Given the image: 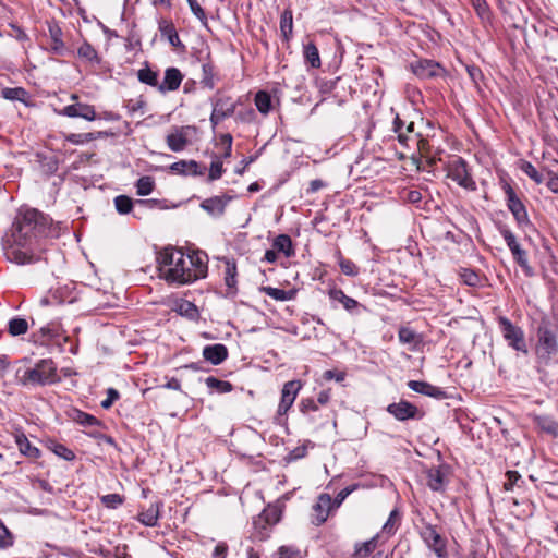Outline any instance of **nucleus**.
I'll return each mask as SVG.
<instances>
[{
    "mask_svg": "<svg viewBox=\"0 0 558 558\" xmlns=\"http://www.w3.org/2000/svg\"><path fill=\"white\" fill-rule=\"evenodd\" d=\"M136 193L140 196H147L149 195L155 187V181L154 178L150 175H144L141 177L135 184Z\"/></svg>",
    "mask_w": 558,
    "mask_h": 558,
    "instance_id": "37998d69",
    "label": "nucleus"
},
{
    "mask_svg": "<svg viewBox=\"0 0 558 558\" xmlns=\"http://www.w3.org/2000/svg\"><path fill=\"white\" fill-rule=\"evenodd\" d=\"M377 541H378V536L376 535L364 543L356 544L355 548H354L353 557L354 558H365V557L369 556L375 550V548L377 546Z\"/></svg>",
    "mask_w": 558,
    "mask_h": 558,
    "instance_id": "c9c22d12",
    "label": "nucleus"
},
{
    "mask_svg": "<svg viewBox=\"0 0 558 558\" xmlns=\"http://www.w3.org/2000/svg\"><path fill=\"white\" fill-rule=\"evenodd\" d=\"M338 263L342 274L349 277H356L359 275L357 266L351 260L344 258L341 253H338Z\"/></svg>",
    "mask_w": 558,
    "mask_h": 558,
    "instance_id": "09e8293b",
    "label": "nucleus"
},
{
    "mask_svg": "<svg viewBox=\"0 0 558 558\" xmlns=\"http://www.w3.org/2000/svg\"><path fill=\"white\" fill-rule=\"evenodd\" d=\"M426 485L433 492H444L449 475V466L446 464H440L438 466H432L427 469L425 472Z\"/></svg>",
    "mask_w": 558,
    "mask_h": 558,
    "instance_id": "4468645a",
    "label": "nucleus"
},
{
    "mask_svg": "<svg viewBox=\"0 0 558 558\" xmlns=\"http://www.w3.org/2000/svg\"><path fill=\"white\" fill-rule=\"evenodd\" d=\"M189 3V7L191 9V12L204 24L207 21L206 13L204 9L201 7L197 0H186Z\"/></svg>",
    "mask_w": 558,
    "mask_h": 558,
    "instance_id": "bf43d9fd",
    "label": "nucleus"
},
{
    "mask_svg": "<svg viewBox=\"0 0 558 558\" xmlns=\"http://www.w3.org/2000/svg\"><path fill=\"white\" fill-rule=\"evenodd\" d=\"M28 330V323L21 317H14L9 320L8 331L11 336L16 337L26 333Z\"/></svg>",
    "mask_w": 558,
    "mask_h": 558,
    "instance_id": "79ce46f5",
    "label": "nucleus"
},
{
    "mask_svg": "<svg viewBox=\"0 0 558 558\" xmlns=\"http://www.w3.org/2000/svg\"><path fill=\"white\" fill-rule=\"evenodd\" d=\"M213 111L209 118L211 128L215 130L216 126L225 119L231 117L235 109L236 102L228 95L222 94L220 90L210 98Z\"/></svg>",
    "mask_w": 558,
    "mask_h": 558,
    "instance_id": "0eeeda50",
    "label": "nucleus"
},
{
    "mask_svg": "<svg viewBox=\"0 0 558 558\" xmlns=\"http://www.w3.org/2000/svg\"><path fill=\"white\" fill-rule=\"evenodd\" d=\"M408 387L414 392L433 397L438 400L447 397V393L440 387L434 386L427 381L410 380L408 381Z\"/></svg>",
    "mask_w": 558,
    "mask_h": 558,
    "instance_id": "6ab92c4d",
    "label": "nucleus"
},
{
    "mask_svg": "<svg viewBox=\"0 0 558 558\" xmlns=\"http://www.w3.org/2000/svg\"><path fill=\"white\" fill-rule=\"evenodd\" d=\"M159 519V505L153 504L150 507L138 514V521L145 526H156Z\"/></svg>",
    "mask_w": 558,
    "mask_h": 558,
    "instance_id": "c85d7f7f",
    "label": "nucleus"
},
{
    "mask_svg": "<svg viewBox=\"0 0 558 558\" xmlns=\"http://www.w3.org/2000/svg\"><path fill=\"white\" fill-rule=\"evenodd\" d=\"M502 190L506 195V203L507 207L510 210V213L513 215V218L518 225L519 228L525 229L526 227H530L531 220L527 215V210L523 202L518 197L517 193L514 192L513 187L508 183L507 181L501 182Z\"/></svg>",
    "mask_w": 558,
    "mask_h": 558,
    "instance_id": "423d86ee",
    "label": "nucleus"
},
{
    "mask_svg": "<svg viewBox=\"0 0 558 558\" xmlns=\"http://www.w3.org/2000/svg\"><path fill=\"white\" fill-rule=\"evenodd\" d=\"M520 169L523 173H525L531 180H533L536 184H541L544 181V177L542 173L537 171V169L530 162L523 160L521 162Z\"/></svg>",
    "mask_w": 558,
    "mask_h": 558,
    "instance_id": "8fccbe9b",
    "label": "nucleus"
},
{
    "mask_svg": "<svg viewBox=\"0 0 558 558\" xmlns=\"http://www.w3.org/2000/svg\"><path fill=\"white\" fill-rule=\"evenodd\" d=\"M61 223H53L35 208H20L4 247L7 259L16 265H29L40 259L46 240L58 238Z\"/></svg>",
    "mask_w": 558,
    "mask_h": 558,
    "instance_id": "f257e3e1",
    "label": "nucleus"
},
{
    "mask_svg": "<svg viewBox=\"0 0 558 558\" xmlns=\"http://www.w3.org/2000/svg\"><path fill=\"white\" fill-rule=\"evenodd\" d=\"M124 501L123 497L119 494H107L101 497V504L107 508L116 509Z\"/></svg>",
    "mask_w": 558,
    "mask_h": 558,
    "instance_id": "4d7b16f0",
    "label": "nucleus"
},
{
    "mask_svg": "<svg viewBox=\"0 0 558 558\" xmlns=\"http://www.w3.org/2000/svg\"><path fill=\"white\" fill-rule=\"evenodd\" d=\"M207 256L199 254H192L186 257L187 266L191 267V272L196 275V280L205 278L207 274Z\"/></svg>",
    "mask_w": 558,
    "mask_h": 558,
    "instance_id": "4be33fe9",
    "label": "nucleus"
},
{
    "mask_svg": "<svg viewBox=\"0 0 558 558\" xmlns=\"http://www.w3.org/2000/svg\"><path fill=\"white\" fill-rule=\"evenodd\" d=\"M335 508L329 494H320L313 506V523L320 525L326 522L331 509Z\"/></svg>",
    "mask_w": 558,
    "mask_h": 558,
    "instance_id": "dca6fc26",
    "label": "nucleus"
},
{
    "mask_svg": "<svg viewBox=\"0 0 558 558\" xmlns=\"http://www.w3.org/2000/svg\"><path fill=\"white\" fill-rule=\"evenodd\" d=\"M77 56L89 62L99 63L100 58L96 49L87 41H84L77 49Z\"/></svg>",
    "mask_w": 558,
    "mask_h": 558,
    "instance_id": "c03bdc74",
    "label": "nucleus"
},
{
    "mask_svg": "<svg viewBox=\"0 0 558 558\" xmlns=\"http://www.w3.org/2000/svg\"><path fill=\"white\" fill-rule=\"evenodd\" d=\"M205 384L210 390H215L219 393H228L233 390V386L230 381L221 380L214 376L207 377Z\"/></svg>",
    "mask_w": 558,
    "mask_h": 558,
    "instance_id": "58836bf2",
    "label": "nucleus"
},
{
    "mask_svg": "<svg viewBox=\"0 0 558 558\" xmlns=\"http://www.w3.org/2000/svg\"><path fill=\"white\" fill-rule=\"evenodd\" d=\"M260 291L276 301H290L295 298V290H282L272 287H262Z\"/></svg>",
    "mask_w": 558,
    "mask_h": 558,
    "instance_id": "2f4dec72",
    "label": "nucleus"
},
{
    "mask_svg": "<svg viewBox=\"0 0 558 558\" xmlns=\"http://www.w3.org/2000/svg\"><path fill=\"white\" fill-rule=\"evenodd\" d=\"M120 398V393L114 388H108L107 389V398L101 401L100 405L104 409H109L112 407V404Z\"/></svg>",
    "mask_w": 558,
    "mask_h": 558,
    "instance_id": "680f3d73",
    "label": "nucleus"
},
{
    "mask_svg": "<svg viewBox=\"0 0 558 558\" xmlns=\"http://www.w3.org/2000/svg\"><path fill=\"white\" fill-rule=\"evenodd\" d=\"M507 481L504 483L505 490H511L515 483L521 478V475L517 471H507Z\"/></svg>",
    "mask_w": 558,
    "mask_h": 558,
    "instance_id": "69168bd1",
    "label": "nucleus"
},
{
    "mask_svg": "<svg viewBox=\"0 0 558 558\" xmlns=\"http://www.w3.org/2000/svg\"><path fill=\"white\" fill-rule=\"evenodd\" d=\"M534 423L542 432L557 437L558 436V422L549 415H536Z\"/></svg>",
    "mask_w": 558,
    "mask_h": 558,
    "instance_id": "a878e982",
    "label": "nucleus"
},
{
    "mask_svg": "<svg viewBox=\"0 0 558 558\" xmlns=\"http://www.w3.org/2000/svg\"><path fill=\"white\" fill-rule=\"evenodd\" d=\"M1 95L7 100H19L26 104L28 92L23 87H5L2 89Z\"/></svg>",
    "mask_w": 558,
    "mask_h": 558,
    "instance_id": "e433bc0d",
    "label": "nucleus"
},
{
    "mask_svg": "<svg viewBox=\"0 0 558 558\" xmlns=\"http://www.w3.org/2000/svg\"><path fill=\"white\" fill-rule=\"evenodd\" d=\"M236 276H238V269H236L235 262L231 260V259H226L225 283L228 288V295H234L238 291Z\"/></svg>",
    "mask_w": 558,
    "mask_h": 558,
    "instance_id": "393cba45",
    "label": "nucleus"
},
{
    "mask_svg": "<svg viewBox=\"0 0 558 558\" xmlns=\"http://www.w3.org/2000/svg\"><path fill=\"white\" fill-rule=\"evenodd\" d=\"M293 31V16L291 10H284L280 16V33L286 41H289Z\"/></svg>",
    "mask_w": 558,
    "mask_h": 558,
    "instance_id": "72a5a7b5",
    "label": "nucleus"
},
{
    "mask_svg": "<svg viewBox=\"0 0 558 558\" xmlns=\"http://www.w3.org/2000/svg\"><path fill=\"white\" fill-rule=\"evenodd\" d=\"M166 142L170 150L182 151L187 145V138L182 130L175 129L174 133H170L166 137Z\"/></svg>",
    "mask_w": 558,
    "mask_h": 558,
    "instance_id": "cd10ccee",
    "label": "nucleus"
},
{
    "mask_svg": "<svg viewBox=\"0 0 558 558\" xmlns=\"http://www.w3.org/2000/svg\"><path fill=\"white\" fill-rule=\"evenodd\" d=\"M223 163L221 159L216 157L210 165L208 181L213 182L220 179L223 174Z\"/></svg>",
    "mask_w": 558,
    "mask_h": 558,
    "instance_id": "603ef678",
    "label": "nucleus"
},
{
    "mask_svg": "<svg viewBox=\"0 0 558 558\" xmlns=\"http://www.w3.org/2000/svg\"><path fill=\"white\" fill-rule=\"evenodd\" d=\"M15 442L19 447L20 452L31 459H37L40 457V450L33 446L25 434L19 433L15 435Z\"/></svg>",
    "mask_w": 558,
    "mask_h": 558,
    "instance_id": "b1692460",
    "label": "nucleus"
},
{
    "mask_svg": "<svg viewBox=\"0 0 558 558\" xmlns=\"http://www.w3.org/2000/svg\"><path fill=\"white\" fill-rule=\"evenodd\" d=\"M497 323L508 347L526 355L529 353V349L525 341L524 330L520 326L514 325L506 316H499L497 318Z\"/></svg>",
    "mask_w": 558,
    "mask_h": 558,
    "instance_id": "39448f33",
    "label": "nucleus"
},
{
    "mask_svg": "<svg viewBox=\"0 0 558 558\" xmlns=\"http://www.w3.org/2000/svg\"><path fill=\"white\" fill-rule=\"evenodd\" d=\"M387 412L400 422L407 420H421L424 415L416 405L405 400L390 403L387 407Z\"/></svg>",
    "mask_w": 558,
    "mask_h": 558,
    "instance_id": "f8f14e48",
    "label": "nucleus"
},
{
    "mask_svg": "<svg viewBox=\"0 0 558 558\" xmlns=\"http://www.w3.org/2000/svg\"><path fill=\"white\" fill-rule=\"evenodd\" d=\"M183 81V75L178 68H167L162 83L158 86V92L166 94L179 89Z\"/></svg>",
    "mask_w": 558,
    "mask_h": 558,
    "instance_id": "a211bd4d",
    "label": "nucleus"
},
{
    "mask_svg": "<svg viewBox=\"0 0 558 558\" xmlns=\"http://www.w3.org/2000/svg\"><path fill=\"white\" fill-rule=\"evenodd\" d=\"M51 450L65 461H72L75 458L74 452L62 444L54 442Z\"/></svg>",
    "mask_w": 558,
    "mask_h": 558,
    "instance_id": "6e6d98bb",
    "label": "nucleus"
},
{
    "mask_svg": "<svg viewBox=\"0 0 558 558\" xmlns=\"http://www.w3.org/2000/svg\"><path fill=\"white\" fill-rule=\"evenodd\" d=\"M392 131L397 134L399 143L404 147H409V141H415V138L405 134L404 122L401 120L398 113L393 119Z\"/></svg>",
    "mask_w": 558,
    "mask_h": 558,
    "instance_id": "4c0bfd02",
    "label": "nucleus"
},
{
    "mask_svg": "<svg viewBox=\"0 0 558 558\" xmlns=\"http://www.w3.org/2000/svg\"><path fill=\"white\" fill-rule=\"evenodd\" d=\"M355 485H351L341 489L337 494L336 498L332 500L335 508H338L345 500V498L355 489Z\"/></svg>",
    "mask_w": 558,
    "mask_h": 558,
    "instance_id": "e2e57ef3",
    "label": "nucleus"
},
{
    "mask_svg": "<svg viewBox=\"0 0 558 558\" xmlns=\"http://www.w3.org/2000/svg\"><path fill=\"white\" fill-rule=\"evenodd\" d=\"M254 102H255L257 110L262 114L266 116L270 112L272 102H271V97H270L269 93H267L265 90L257 92L255 95V98H254Z\"/></svg>",
    "mask_w": 558,
    "mask_h": 558,
    "instance_id": "f704fd0d",
    "label": "nucleus"
},
{
    "mask_svg": "<svg viewBox=\"0 0 558 558\" xmlns=\"http://www.w3.org/2000/svg\"><path fill=\"white\" fill-rule=\"evenodd\" d=\"M202 73L201 84L206 88L213 89L215 87L214 64L211 62L203 63Z\"/></svg>",
    "mask_w": 558,
    "mask_h": 558,
    "instance_id": "a18cd8bd",
    "label": "nucleus"
},
{
    "mask_svg": "<svg viewBox=\"0 0 558 558\" xmlns=\"http://www.w3.org/2000/svg\"><path fill=\"white\" fill-rule=\"evenodd\" d=\"M558 354V337L550 322L543 317L536 328L535 356L539 364L548 365Z\"/></svg>",
    "mask_w": 558,
    "mask_h": 558,
    "instance_id": "20e7f679",
    "label": "nucleus"
},
{
    "mask_svg": "<svg viewBox=\"0 0 558 558\" xmlns=\"http://www.w3.org/2000/svg\"><path fill=\"white\" fill-rule=\"evenodd\" d=\"M498 230L515 263L521 267L526 276H532L533 268L529 264L527 252L521 247L513 232L507 226H500Z\"/></svg>",
    "mask_w": 558,
    "mask_h": 558,
    "instance_id": "6e6552de",
    "label": "nucleus"
},
{
    "mask_svg": "<svg viewBox=\"0 0 558 558\" xmlns=\"http://www.w3.org/2000/svg\"><path fill=\"white\" fill-rule=\"evenodd\" d=\"M159 277L169 284L183 286L196 281V275L191 272L183 252L166 247L157 256Z\"/></svg>",
    "mask_w": 558,
    "mask_h": 558,
    "instance_id": "f03ea898",
    "label": "nucleus"
},
{
    "mask_svg": "<svg viewBox=\"0 0 558 558\" xmlns=\"http://www.w3.org/2000/svg\"><path fill=\"white\" fill-rule=\"evenodd\" d=\"M420 535L428 548H430L439 558H444L447 555V542L437 531L436 526L429 523H424L420 531Z\"/></svg>",
    "mask_w": 558,
    "mask_h": 558,
    "instance_id": "9b49d317",
    "label": "nucleus"
},
{
    "mask_svg": "<svg viewBox=\"0 0 558 558\" xmlns=\"http://www.w3.org/2000/svg\"><path fill=\"white\" fill-rule=\"evenodd\" d=\"M329 296L332 300L338 301L339 303H341L343 305V307L347 311H349V312H352L354 308L360 306V304H359V302L356 300H354L353 298L347 295L340 289L330 290Z\"/></svg>",
    "mask_w": 558,
    "mask_h": 558,
    "instance_id": "c756f323",
    "label": "nucleus"
},
{
    "mask_svg": "<svg viewBox=\"0 0 558 558\" xmlns=\"http://www.w3.org/2000/svg\"><path fill=\"white\" fill-rule=\"evenodd\" d=\"M299 408L303 414H308L312 411H317L318 404L313 398H304L300 401Z\"/></svg>",
    "mask_w": 558,
    "mask_h": 558,
    "instance_id": "052dcab7",
    "label": "nucleus"
},
{
    "mask_svg": "<svg viewBox=\"0 0 558 558\" xmlns=\"http://www.w3.org/2000/svg\"><path fill=\"white\" fill-rule=\"evenodd\" d=\"M470 2L481 20L489 19V7L486 0H470Z\"/></svg>",
    "mask_w": 558,
    "mask_h": 558,
    "instance_id": "864d4df0",
    "label": "nucleus"
},
{
    "mask_svg": "<svg viewBox=\"0 0 558 558\" xmlns=\"http://www.w3.org/2000/svg\"><path fill=\"white\" fill-rule=\"evenodd\" d=\"M177 312L187 318L194 319L198 316V310L194 303L187 300H182L178 306Z\"/></svg>",
    "mask_w": 558,
    "mask_h": 558,
    "instance_id": "de8ad7c7",
    "label": "nucleus"
},
{
    "mask_svg": "<svg viewBox=\"0 0 558 558\" xmlns=\"http://www.w3.org/2000/svg\"><path fill=\"white\" fill-rule=\"evenodd\" d=\"M220 142L225 146V151L222 154L223 158H229L232 151V136L229 133H225L220 135Z\"/></svg>",
    "mask_w": 558,
    "mask_h": 558,
    "instance_id": "338daca9",
    "label": "nucleus"
},
{
    "mask_svg": "<svg viewBox=\"0 0 558 558\" xmlns=\"http://www.w3.org/2000/svg\"><path fill=\"white\" fill-rule=\"evenodd\" d=\"M398 338L399 341L404 344L418 342V335L410 327H401L398 331Z\"/></svg>",
    "mask_w": 558,
    "mask_h": 558,
    "instance_id": "3c124183",
    "label": "nucleus"
},
{
    "mask_svg": "<svg viewBox=\"0 0 558 558\" xmlns=\"http://www.w3.org/2000/svg\"><path fill=\"white\" fill-rule=\"evenodd\" d=\"M13 537L9 529L0 522V548H7L12 546Z\"/></svg>",
    "mask_w": 558,
    "mask_h": 558,
    "instance_id": "13d9d810",
    "label": "nucleus"
},
{
    "mask_svg": "<svg viewBox=\"0 0 558 558\" xmlns=\"http://www.w3.org/2000/svg\"><path fill=\"white\" fill-rule=\"evenodd\" d=\"M137 78L141 83L156 87L158 89V73L150 68L145 66L137 71Z\"/></svg>",
    "mask_w": 558,
    "mask_h": 558,
    "instance_id": "ea45409f",
    "label": "nucleus"
},
{
    "mask_svg": "<svg viewBox=\"0 0 558 558\" xmlns=\"http://www.w3.org/2000/svg\"><path fill=\"white\" fill-rule=\"evenodd\" d=\"M203 357L213 365H219L228 357V349L222 343L208 344L203 349Z\"/></svg>",
    "mask_w": 558,
    "mask_h": 558,
    "instance_id": "aec40b11",
    "label": "nucleus"
},
{
    "mask_svg": "<svg viewBox=\"0 0 558 558\" xmlns=\"http://www.w3.org/2000/svg\"><path fill=\"white\" fill-rule=\"evenodd\" d=\"M232 199L233 196L228 194L217 195L204 199L199 206L204 211H206L211 217L219 218L225 214L228 204Z\"/></svg>",
    "mask_w": 558,
    "mask_h": 558,
    "instance_id": "2eb2a0df",
    "label": "nucleus"
},
{
    "mask_svg": "<svg viewBox=\"0 0 558 558\" xmlns=\"http://www.w3.org/2000/svg\"><path fill=\"white\" fill-rule=\"evenodd\" d=\"M278 558H303V556L298 549L282 546L279 548Z\"/></svg>",
    "mask_w": 558,
    "mask_h": 558,
    "instance_id": "0e129e2a",
    "label": "nucleus"
},
{
    "mask_svg": "<svg viewBox=\"0 0 558 558\" xmlns=\"http://www.w3.org/2000/svg\"><path fill=\"white\" fill-rule=\"evenodd\" d=\"M113 203H114L116 210L120 215L130 214L132 211V208H133V205H134L132 198L126 196V195H118V196H116L114 199H113Z\"/></svg>",
    "mask_w": 558,
    "mask_h": 558,
    "instance_id": "49530a36",
    "label": "nucleus"
},
{
    "mask_svg": "<svg viewBox=\"0 0 558 558\" xmlns=\"http://www.w3.org/2000/svg\"><path fill=\"white\" fill-rule=\"evenodd\" d=\"M59 113L69 118H82L87 121H94L96 119L94 106L82 102L65 106Z\"/></svg>",
    "mask_w": 558,
    "mask_h": 558,
    "instance_id": "f3484780",
    "label": "nucleus"
},
{
    "mask_svg": "<svg viewBox=\"0 0 558 558\" xmlns=\"http://www.w3.org/2000/svg\"><path fill=\"white\" fill-rule=\"evenodd\" d=\"M460 275L463 282L470 287H476L481 282L478 274L472 269L463 268Z\"/></svg>",
    "mask_w": 558,
    "mask_h": 558,
    "instance_id": "5fc2aeb1",
    "label": "nucleus"
},
{
    "mask_svg": "<svg viewBox=\"0 0 558 558\" xmlns=\"http://www.w3.org/2000/svg\"><path fill=\"white\" fill-rule=\"evenodd\" d=\"M158 28L161 37L167 38L169 44L175 48L182 47V41L178 35V32L171 21L161 19L158 23Z\"/></svg>",
    "mask_w": 558,
    "mask_h": 558,
    "instance_id": "412c9836",
    "label": "nucleus"
},
{
    "mask_svg": "<svg viewBox=\"0 0 558 558\" xmlns=\"http://www.w3.org/2000/svg\"><path fill=\"white\" fill-rule=\"evenodd\" d=\"M411 71L421 80L440 77L445 74V69L436 61L421 59L410 64Z\"/></svg>",
    "mask_w": 558,
    "mask_h": 558,
    "instance_id": "ddd939ff",
    "label": "nucleus"
},
{
    "mask_svg": "<svg viewBox=\"0 0 558 558\" xmlns=\"http://www.w3.org/2000/svg\"><path fill=\"white\" fill-rule=\"evenodd\" d=\"M16 380L24 387L54 384L59 381L57 365L51 359H41L34 366L17 368Z\"/></svg>",
    "mask_w": 558,
    "mask_h": 558,
    "instance_id": "7ed1b4c3",
    "label": "nucleus"
},
{
    "mask_svg": "<svg viewBox=\"0 0 558 558\" xmlns=\"http://www.w3.org/2000/svg\"><path fill=\"white\" fill-rule=\"evenodd\" d=\"M302 384L300 380L287 381L281 390V398L278 404L276 421L281 423L289 409L293 405Z\"/></svg>",
    "mask_w": 558,
    "mask_h": 558,
    "instance_id": "9d476101",
    "label": "nucleus"
},
{
    "mask_svg": "<svg viewBox=\"0 0 558 558\" xmlns=\"http://www.w3.org/2000/svg\"><path fill=\"white\" fill-rule=\"evenodd\" d=\"M171 171L178 174L201 175L204 172L198 170V163L195 160H180L170 166Z\"/></svg>",
    "mask_w": 558,
    "mask_h": 558,
    "instance_id": "bb28decb",
    "label": "nucleus"
},
{
    "mask_svg": "<svg viewBox=\"0 0 558 558\" xmlns=\"http://www.w3.org/2000/svg\"><path fill=\"white\" fill-rule=\"evenodd\" d=\"M73 421L85 427L99 426L100 421L94 415L83 412L81 410H74L72 415Z\"/></svg>",
    "mask_w": 558,
    "mask_h": 558,
    "instance_id": "a19ab883",
    "label": "nucleus"
},
{
    "mask_svg": "<svg viewBox=\"0 0 558 558\" xmlns=\"http://www.w3.org/2000/svg\"><path fill=\"white\" fill-rule=\"evenodd\" d=\"M272 247L277 252L283 253L286 257H291V256L294 255V248H293V245H292V240L287 234L278 235L274 240Z\"/></svg>",
    "mask_w": 558,
    "mask_h": 558,
    "instance_id": "7c9ffc66",
    "label": "nucleus"
},
{
    "mask_svg": "<svg viewBox=\"0 0 558 558\" xmlns=\"http://www.w3.org/2000/svg\"><path fill=\"white\" fill-rule=\"evenodd\" d=\"M48 32L52 41L51 51L57 54H62L64 51V41L62 39L63 32L59 24L54 21L48 23Z\"/></svg>",
    "mask_w": 558,
    "mask_h": 558,
    "instance_id": "5701e85b",
    "label": "nucleus"
},
{
    "mask_svg": "<svg viewBox=\"0 0 558 558\" xmlns=\"http://www.w3.org/2000/svg\"><path fill=\"white\" fill-rule=\"evenodd\" d=\"M229 551V547L226 543H218L213 550V558H227Z\"/></svg>",
    "mask_w": 558,
    "mask_h": 558,
    "instance_id": "774afa93",
    "label": "nucleus"
},
{
    "mask_svg": "<svg viewBox=\"0 0 558 558\" xmlns=\"http://www.w3.org/2000/svg\"><path fill=\"white\" fill-rule=\"evenodd\" d=\"M447 171V177L460 186L470 191L476 190V183L468 170L466 162L461 157L451 160L448 163Z\"/></svg>",
    "mask_w": 558,
    "mask_h": 558,
    "instance_id": "1a4fd4ad",
    "label": "nucleus"
},
{
    "mask_svg": "<svg viewBox=\"0 0 558 558\" xmlns=\"http://www.w3.org/2000/svg\"><path fill=\"white\" fill-rule=\"evenodd\" d=\"M303 56L305 62L313 69H318L322 65L318 49L315 44L308 43L304 46Z\"/></svg>",
    "mask_w": 558,
    "mask_h": 558,
    "instance_id": "473e14b6",
    "label": "nucleus"
}]
</instances>
